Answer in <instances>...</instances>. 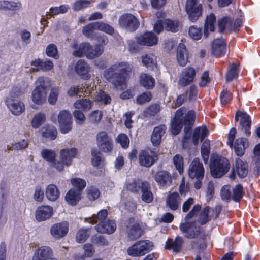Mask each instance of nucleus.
<instances>
[{"label":"nucleus","mask_w":260,"mask_h":260,"mask_svg":"<svg viewBox=\"0 0 260 260\" xmlns=\"http://www.w3.org/2000/svg\"><path fill=\"white\" fill-rule=\"evenodd\" d=\"M179 229L185 238L195 239L191 244L193 248L200 249L205 248V230L203 228L198 226L196 221L181 223L179 225Z\"/></svg>","instance_id":"obj_1"},{"label":"nucleus","mask_w":260,"mask_h":260,"mask_svg":"<svg viewBox=\"0 0 260 260\" xmlns=\"http://www.w3.org/2000/svg\"><path fill=\"white\" fill-rule=\"evenodd\" d=\"M128 68L129 66L126 62L116 63L105 71L104 76L117 90H123L126 86L125 75Z\"/></svg>","instance_id":"obj_2"},{"label":"nucleus","mask_w":260,"mask_h":260,"mask_svg":"<svg viewBox=\"0 0 260 260\" xmlns=\"http://www.w3.org/2000/svg\"><path fill=\"white\" fill-rule=\"evenodd\" d=\"M186 109L184 108H180L175 113V117L171 122V133L176 135L179 134L182 128V125L185 126L184 131L187 133L189 131L194 121V112L189 111L184 115Z\"/></svg>","instance_id":"obj_3"},{"label":"nucleus","mask_w":260,"mask_h":260,"mask_svg":"<svg viewBox=\"0 0 260 260\" xmlns=\"http://www.w3.org/2000/svg\"><path fill=\"white\" fill-rule=\"evenodd\" d=\"M51 81L48 78L39 77L35 82V88L31 93V100L37 105L45 103Z\"/></svg>","instance_id":"obj_4"},{"label":"nucleus","mask_w":260,"mask_h":260,"mask_svg":"<svg viewBox=\"0 0 260 260\" xmlns=\"http://www.w3.org/2000/svg\"><path fill=\"white\" fill-rule=\"evenodd\" d=\"M76 44L72 47L75 50L73 55L76 57L85 56L87 58L92 59L101 56L104 51V48L100 45L91 46L89 43H82L78 47L76 48Z\"/></svg>","instance_id":"obj_5"},{"label":"nucleus","mask_w":260,"mask_h":260,"mask_svg":"<svg viewBox=\"0 0 260 260\" xmlns=\"http://www.w3.org/2000/svg\"><path fill=\"white\" fill-rule=\"evenodd\" d=\"M230 164L229 160L225 157L216 156L212 157L210 163V171L214 178H220L229 170Z\"/></svg>","instance_id":"obj_6"},{"label":"nucleus","mask_w":260,"mask_h":260,"mask_svg":"<svg viewBox=\"0 0 260 260\" xmlns=\"http://www.w3.org/2000/svg\"><path fill=\"white\" fill-rule=\"evenodd\" d=\"M152 247V243L149 240L139 241L130 246L127 249V252L133 257H140L149 252Z\"/></svg>","instance_id":"obj_7"},{"label":"nucleus","mask_w":260,"mask_h":260,"mask_svg":"<svg viewBox=\"0 0 260 260\" xmlns=\"http://www.w3.org/2000/svg\"><path fill=\"white\" fill-rule=\"evenodd\" d=\"M58 122L61 133H68L72 128V117L69 111L63 110L58 115Z\"/></svg>","instance_id":"obj_8"},{"label":"nucleus","mask_w":260,"mask_h":260,"mask_svg":"<svg viewBox=\"0 0 260 260\" xmlns=\"http://www.w3.org/2000/svg\"><path fill=\"white\" fill-rule=\"evenodd\" d=\"M9 188L5 183L0 184V229L6 223L7 218L4 213L6 203L9 194Z\"/></svg>","instance_id":"obj_9"},{"label":"nucleus","mask_w":260,"mask_h":260,"mask_svg":"<svg viewBox=\"0 0 260 260\" xmlns=\"http://www.w3.org/2000/svg\"><path fill=\"white\" fill-rule=\"evenodd\" d=\"M185 10L188 19L192 22L197 21L201 15L202 5L197 0H187Z\"/></svg>","instance_id":"obj_10"},{"label":"nucleus","mask_w":260,"mask_h":260,"mask_svg":"<svg viewBox=\"0 0 260 260\" xmlns=\"http://www.w3.org/2000/svg\"><path fill=\"white\" fill-rule=\"evenodd\" d=\"M188 174L189 177L192 179L203 178L204 168L199 158H194L190 163L188 167Z\"/></svg>","instance_id":"obj_11"},{"label":"nucleus","mask_w":260,"mask_h":260,"mask_svg":"<svg viewBox=\"0 0 260 260\" xmlns=\"http://www.w3.org/2000/svg\"><path fill=\"white\" fill-rule=\"evenodd\" d=\"M157 160L156 153L151 150L142 151L139 154L138 161L141 166L150 167Z\"/></svg>","instance_id":"obj_12"},{"label":"nucleus","mask_w":260,"mask_h":260,"mask_svg":"<svg viewBox=\"0 0 260 260\" xmlns=\"http://www.w3.org/2000/svg\"><path fill=\"white\" fill-rule=\"evenodd\" d=\"M5 104L11 113L15 116H19L25 111V104L20 100L7 98Z\"/></svg>","instance_id":"obj_13"},{"label":"nucleus","mask_w":260,"mask_h":260,"mask_svg":"<svg viewBox=\"0 0 260 260\" xmlns=\"http://www.w3.org/2000/svg\"><path fill=\"white\" fill-rule=\"evenodd\" d=\"M119 25L129 31L135 30L139 26V22L133 15H123L119 19Z\"/></svg>","instance_id":"obj_14"},{"label":"nucleus","mask_w":260,"mask_h":260,"mask_svg":"<svg viewBox=\"0 0 260 260\" xmlns=\"http://www.w3.org/2000/svg\"><path fill=\"white\" fill-rule=\"evenodd\" d=\"M96 141L99 147L103 152H108L112 149V140L106 132L101 131L97 134Z\"/></svg>","instance_id":"obj_15"},{"label":"nucleus","mask_w":260,"mask_h":260,"mask_svg":"<svg viewBox=\"0 0 260 260\" xmlns=\"http://www.w3.org/2000/svg\"><path fill=\"white\" fill-rule=\"evenodd\" d=\"M154 179L160 188L166 189L171 185L172 177L168 171L161 170L155 174Z\"/></svg>","instance_id":"obj_16"},{"label":"nucleus","mask_w":260,"mask_h":260,"mask_svg":"<svg viewBox=\"0 0 260 260\" xmlns=\"http://www.w3.org/2000/svg\"><path fill=\"white\" fill-rule=\"evenodd\" d=\"M196 72L192 67L185 68L182 72L178 85L181 87H185L192 83L195 78Z\"/></svg>","instance_id":"obj_17"},{"label":"nucleus","mask_w":260,"mask_h":260,"mask_svg":"<svg viewBox=\"0 0 260 260\" xmlns=\"http://www.w3.org/2000/svg\"><path fill=\"white\" fill-rule=\"evenodd\" d=\"M53 208L48 205H42L37 208L35 212V218L38 222L50 219L53 215Z\"/></svg>","instance_id":"obj_18"},{"label":"nucleus","mask_w":260,"mask_h":260,"mask_svg":"<svg viewBox=\"0 0 260 260\" xmlns=\"http://www.w3.org/2000/svg\"><path fill=\"white\" fill-rule=\"evenodd\" d=\"M32 260H57L53 257V251L50 247L43 246L36 251Z\"/></svg>","instance_id":"obj_19"},{"label":"nucleus","mask_w":260,"mask_h":260,"mask_svg":"<svg viewBox=\"0 0 260 260\" xmlns=\"http://www.w3.org/2000/svg\"><path fill=\"white\" fill-rule=\"evenodd\" d=\"M69 231V224L67 222H62L54 224L51 226L50 234L55 239L64 237Z\"/></svg>","instance_id":"obj_20"},{"label":"nucleus","mask_w":260,"mask_h":260,"mask_svg":"<svg viewBox=\"0 0 260 260\" xmlns=\"http://www.w3.org/2000/svg\"><path fill=\"white\" fill-rule=\"evenodd\" d=\"M75 71L77 74L83 79L88 80L91 77L90 67L84 60L80 59L77 62L75 67Z\"/></svg>","instance_id":"obj_21"},{"label":"nucleus","mask_w":260,"mask_h":260,"mask_svg":"<svg viewBox=\"0 0 260 260\" xmlns=\"http://www.w3.org/2000/svg\"><path fill=\"white\" fill-rule=\"evenodd\" d=\"M158 38L152 32H146L137 38V43L140 45L151 46L157 44Z\"/></svg>","instance_id":"obj_22"},{"label":"nucleus","mask_w":260,"mask_h":260,"mask_svg":"<svg viewBox=\"0 0 260 260\" xmlns=\"http://www.w3.org/2000/svg\"><path fill=\"white\" fill-rule=\"evenodd\" d=\"M78 150L75 148L61 149L59 152L60 160L69 166L72 164L73 159L76 156Z\"/></svg>","instance_id":"obj_23"},{"label":"nucleus","mask_w":260,"mask_h":260,"mask_svg":"<svg viewBox=\"0 0 260 260\" xmlns=\"http://www.w3.org/2000/svg\"><path fill=\"white\" fill-rule=\"evenodd\" d=\"M181 199L178 192H173L167 196L166 199V206L171 210H176L181 204Z\"/></svg>","instance_id":"obj_24"},{"label":"nucleus","mask_w":260,"mask_h":260,"mask_svg":"<svg viewBox=\"0 0 260 260\" xmlns=\"http://www.w3.org/2000/svg\"><path fill=\"white\" fill-rule=\"evenodd\" d=\"M226 51V43L223 39H217L212 45V53L216 57L224 55Z\"/></svg>","instance_id":"obj_25"},{"label":"nucleus","mask_w":260,"mask_h":260,"mask_svg":"<svg viewBox=\"0 0 260 260\" xmlns=\"http://www.w3.org/2000/svg\"><path fill=\"white\" fill-rule=\"evenodd\" d=\"M95 228L99 233L111 234L115 231L116 225L114 220L107 219L105 222L98 223Z\"/></svg>","instance_id":"obj_26"},{"label":"nucleus","mask_w":260,"mask_h":260,"mask_svg":"<svg viewBox=\"0 0 260 260\" xmlns=\"http://www.w3.org/2000/svg\"><path fill=\"white\" fill-rule=\"evenodd\" d=\"M188 53L185 45L183 43H180L178 46L176 54L178 63L181 66H185L188 62Z\"/></svg>","instance_id":"obj_27"},{"label":"nucleus","mask_w":260,"mask_h":260,"mask_svg":"<svg viewBox=\"0 0 260 260\" xmlns=\"http://www.w3.org/2000/svg\"><path fill=\"white\" fill-rule=\"evenodd\" d=\"M233 170L237 173L240 178H245L248 173V165L246 162L238 158L235 160Z\"/></svg>","instance_id":"obj_28"},{"label":"nucleus","mask_w":260,"mask_h":260,"mask_svg":"<svg viewBox=\"0 0 260 260\" xmlns=\"http://www.w3.org/2000/svg\"><path fill=\"white\" fill-rule=\"evenodd\" d=\"M166 127L164 125L154 127L152 132L151 140L154 146H158L160 144L162 137L166 133Z\"/></svg>","instance_id":"obj_29"},{"label":"nucleus","mask_w":260,"mask_h":260,"mask_svg":"<svg viewBox=\"0 0 260 260\" xmlns=\"http://www.w3.org/2000/svg\"><path fill=\"white\" fill-rule=\"evenodd\" d=\"M248 146V140L244 138H237L234 143V148L236 154L238 156H242L245 150Z\"/></svg>","instance_id":"obj_30"},{"label":"nucleus","mask_w":260,"mask_h":260,"mask_svg":"<svg viewBox=\"0 0 260 260\" xmlns=\"http://www.w3.org/2000/svg\"><path fill=\"white\" fill-rule=\"evenodd\" d=\"M209 131L205 126L196 128L193 131L192 137L193 143L195 145L198 144L199 140H203L208 136Z\"/></svg>","instance_id":"obj_31"},{"label":"nucleus","mask_w":260,"mask_h":260,"mask_svg":"<svg viewBox=\"0 0 260 260\" xmlns=\"http://www.w3.org/2000/svg\"><path fill=\"white\" fill-rule=\"evenodd\" d=\"M142 199L147 203H151L153 200V196L150 190V184L146 181L141 183Z\"/></svg>","instance_id":"obj_32"},{"label":"nucleus","mask_w":260,"mask_h":260,"mask_svg":"<svg viewBox=\"0 0 260 260\" xmlns=\"http://www.w3.org/2000/svg\"><path fill=\"white\" fill-rule=\"evenodd\" d=\"M140 83L147 89H152L155 86V79L150 75L142 73L140 76Z\"/></svg>","instance_id":"obj_33"},{"label":"nucleus","mask_w":260,"mask_h":260,"mask_svg":"<svg viewBox=\"0 0 260 260\" xmlns=\"http://www.w3.org/2000/svg\"><path fill=\"white\" fill-rule=\"evenodd\" d=\"M143 233V231L140 225L137 222L131 225L128 231V238L131 240H135L139 238Z\"/></svg>","instance_id":"obj_34"},{"label":"nucleus","mask_w":260,"mask_h":260,"mask_svg":"<svg viewBox=\"0 0 260 260\" xmlns=\"http://www.w3.org/2000/svg\"><path fill=\"white\" fill-rule=\"evenodd\" d=\"M240 114L241 115L240 124L242 126V129L244 131L246 136H249L251 134L250 131L251 123L250 117L245 112L240 113Z\"/></svg>","instance_id":"obj_35"},{"label":"nucleus","mask_w":260,"mask_h":260,"mask_svg":"<svg viewBox=\"0 0 260 260\" xmlns=\"http://www.w3.org/2000/svg\"><path fill=\"white\" fill-rule=\"evenodd\" d=\"M93 105V102L92 101L87 99H81L74 103V107L75 109L86 112L92 108Z\"/></svg>","instance_id":"obj_36"},{"label":"nucleus","mask_w":260,"mask_h":260,"mask_svg":"<svg viewBox=\"0 0 260 260\" xmlns=\"http://www.w3.org/2000/svg\"><path fill=\"white\" fill-rule=\"evenodd\" d=\"M45 194L48 200L55 201L59 197L60 192L55 185L51 184L46 187Z\"/></svg>","instance_id":"obj_37"},{"label":"nucleus","mask_w":260,"mask_h":260,"mask_svg":"<svg viewBox=\"0 0 260 260\" xmlns=\"http://www.w3.org/2000/svg\"><path fill=\"white\" fill-rule=\"evenodd\" d=\"M80 190H76L75 189H70L67 193L66 200L71 205H75L81 199Z\"/></svg>","instance_id":"obj_38"},{"label":"nucleus","mask_w":260,"mask_h":260,"mask_svg":"<svg viewBox=\"0 0 260 260\" xmlns=\"http://www.w3.org/2000/svg\"><path fill=\"white\" fill-rule=\"evenodd\" d=\"M183 242L182 237L177 236L174 241L169 240L166 243V248L169 249H172L174 251L178 252L181 248Z\"/></svg>","instance_id":"obj_39"},{"label":"nucleus","mask_w":260,"mask_h":260,"mask_svg":"<svg viewBox=\"0 0 260 260\" xmlns=\"http://www.w3.org/2000/svg\"><path fill=\"white\" fill-rule=\"evenodd\" d=\"M216 21V17L213 13L207 15L204 25V36L207 37L208 31H213L215 29V22Z\"/></svg>","instance_id":"obj_40"},{"label":"nucleus","mask_w":260,"mask_h":260,"mask_svg":"<svg viewBox=\"0 0 260 260\" xmlns=\"http://www.w3.org/2000/svg\"><path fill=\"white\" fill-rule=\"evenodd\" d=\"M218 27L220 32L224 31H231L232 20L229 17H223L218 21Z\"/></svg>","instance_id":"obj_41"},{"label":"nucleus","mask_w":260,"mask_h":260,"mask_svg":"<svg viewBox=\"0 0 260 260\" xmlns=\"http://www.w3.org/2000/svg\"><path fill=\"white\" fill-rule=\"evenodd\" d=\"M211 210V209L208 206L201 210L198 219V222L201 225H204L209 222L211 220V215H209Z\"/></svg>","instance_id":"obj_42"},{"label":"nucleus","mask_w":260,"mask_h":260,"mask_svg":"<svg viewBox=\"0 0 260 260\" xmlns=\"http://www.w3.org/2000/svg\"><path fill=\"white\" fill-rule=\"evenodd\" d=\"M57 131L53 126L47 125L42 128V136L46 139L54 140L57 136Z\"/></svg>","instance_id":"obj_43"},{"label":"nucleus","mask_w":260,"mask_h":260,"mask_svg":"<svg viewBox=\"0 0 260 260\" xmlns=\"http://www.w3.org/2000/svg\"><path fill=\"white\" fill-rule=\"evenodd\" d=\"M69 9V7L68 5H61L59 7L51 8L50 9V12H47L46 18L49 19L50 17L54 15L65 13L68 11Z\"/></svg>","instance_id":"obj_44"},{"label":"nucleus","mask_w":260,"mask_h":260,"mask_svg":"<svg viewBox=\"0 0 260 260\" xmlns=\"http://www.w3.org/2000/svg\"><path fill=\"white\" fill-rule=\"evenodd\" d=\"M108 215V212L106 210H101L99 212L97 216H93L91 218L87 219V221L92 224H94L99 222L102 223V222H105L107 220L106 217Z\"/></svg>","instance_id":"obj_45"},{"label":"nucleus","mask_w":260,"mask_h":260,"mask_svg":"<svg viewBox=\"0 0 260 260\" xmlns=\"http://www.w3.org/2000/svg\"><path fill=\"white\" fill-rule=\"evenodd\" d=\"M45 120V114L42 112H39L34 116L31 120V126L34 128H38L44 123Z\"/></svg>","instance_id":"obj_46"},{"label":"nucleus","mask_w":260,"mask_h":260,"mask_svg":"<svg viewBox=\"0 0 260 260\" xmlns=\"http://www.w3.org/2000/svg\"><path fill=\"white\" fill-rule=\"evenodd\" d=\"M238 75V67L235 63H231L229 65L228 70L226 74V80L227 82H230L234 79L237 77Z\"/></svg>","instance_id":"obj_47"},{"label":"nucleus","mask_w":260,"mask_h":260,"mask_svg":"<svg viewBox=\"0 0 260 260\" xmlns=\"http://www.w3.org/2000/svg\"><path fill=\"white\" fill-rule=\"evenodd\" d=\"M112 101L111 96L104 91L100 90L98 93L95 101L100 104L107 105L111 103Z\"/></svg>","instance_id":"obj_48"},{"label":"nucleus","mask_w":260,"mask_h":260,"mask_svg":"<svg viewBox=\"0 0 260 260\" xmlns=\"http://www.w3.org/2000/svg\"><path fill=\"white\" fill-rule=\"evenodd\" d=\"M156 57L152 54H146L142 57L143 64L147 68L153 69L156 64Z\"/></svg>","instance_id":"obj_49"},{"label":"nucleus","mask_w":260,"mask_h":260,"mask_svg":"<svg viewBox=\"0 0 260 260\" xmlns=\"http://www.w3.org/2000/svg\"><path fill=\"white\" fill-rule=\"evenodd\" d=\"M41 154L42 158L48 162H53L56 157L55 151L48 149H43Z\"/></svg>","instance_id":"obj_50"},{"label":"nucleus","mask_w":260,"mask_h":260,"mask_svg":"<svg viewBox=\"0 0 260 260\" xmlns=\"http://www.w3.org/2000/svg\"><path fill=\"white\" fill-rule=\"evenodd\" d=\"M210 152V143L209 141H205L201 147V154L202 158L206 164L208 162Z\"/></svg>","instance_id":"obj_51"},{"label":"nucleus","mask_w":260,"mask_h":260,"mask_svg":"<svg viewBox=\"0 0 260 260\" xmlns=\"http://www.w3.org/2000/svg\"><path fill=\"white\" fill-rule=\"evenodd\" d=\"M173 164L175 168L178 170L179 174L183 172V158L180 154H176L173 158Z\"/></svg>","instance_id":"obj_52"},{"label":"nucleus","mask_w":260,"mask_h":260,"mask_svg":"<svg viewBox=\"0 0 260 260\" xmlns=\"http://www.w3.org/2000/svg\"><path fill=\"white\" fill-rule=\"evenodd\" d=\"M164 23L165 28L167 31L175 32L178 30V22L177 21H172L169 19H166L165 20Z\"/></svg>","instance_id":"obj_53"},{"label":"nucleus","mask_w":260,"mask_h":260,"mask_svg":"<svg viewBox=\"0 0 260 260\" xmlns=\"http://www.w3.org/2000/svg\"><path fill=\"white\" fill-rule=\"evenodd\" d=\"M95 30H97L96 22L91 23L84 26L82 29V32L83 35L86 37L89 38H92Z\"/></svg>","instance_id":"obj_54"},{"label":"nucleus","mask_w":260,"mask_h":260,"mask_svg":"<svg viewBox=\"0 0 260 260\" xmlns=\"http://www.w3.org/2000/svg\"><path fill=\"white\" fill-rule=\"evenodd\" d=\"M243 193V187L241 185L238 184L233 189L231 198L233 200L238 202L242 199Z\"/></svg>","instance_id":"obj_55"},{"label":"nucleus","mask_w":260,"mask_h":260,"mask_svg":"<svg viewBox=\"0 0 260 260\" xmlns=\"http://www.w3.org/2000/svg\"><path fill=\"white\" fill-rule=\"evenodd\" d=\"M96 29L112 35L114 32L113 28L109 24L102 22H96Z\"/></svg>","instance_id":"obj_56"},{"label":"nucleus","mask_w":260,"mask_h":260,"mask_svg":"<svg viewBox=\"0 0 260 260\" xmlns=\"http://www.w3.org/2000/svg\"><path fill=\"white\" fill-rule=\"evenodd\" d=\"M201 211V206L199 204L195 205L184 218L185 222L189 221L193 217H197Z\"/></svg>","instance_id":"obj_57"},{"label":"nucleus","mask_w":260,"mask_h":260,"mask_svg":"<svg viewBox=\"0 0 260 260\" xmlns=\"http://www.w3.org/2000/svg\"><path fill=\"white\" fill-rule=\"evenodd\" d=\"M28 145V140H22L13 144L11 146H8L7 149L8 150H21L26 148Z\"/></svg>","instance_id":"obj_58"},{"label":"nucleus","mask_w":260,"mask_h":260,"mask_svg":"<svg viewBox=\"0 0 260 260\" xmlns=\"http://www.w3.org/2000/svg\"><path fill=\"white\" fill-rule=\"evenodd\" d=\"M103 113L99 110L91 112L89 115V119L92 123L97 124L102 119Z\"/></svg>","instance_id":"obj_59"},{"label":"nucleus","mask_w":260,"mask_h":260,"mask_svg":"<svg viewBox=\"0 0 260 260\" xmlns=\"http://www.w3.org/2000/svg\"><path fill=\"white\" fill-rule=\"evenodd\" d=\"M71 182L74 187L77 188L76 190H80V193H81V191L85 187L86 184L84 180L79 178L72 179Z\"/></svg>","instance_id":"obj_60"},{"label":"nucleus","mask_w":260,"mask_h":260,"mask_svg":"<svg viewBox=\"0 0 260 260\" xmlns=\"http://www.w3.org/2000/svg\"><path fill=\"white\" fill-rule=\"evenodd\" d=\"M89 234L88 233V230L81 229L77 233L76 241L78 243L84 242L89 237Z\"/></svg>","instance_id":"obj_61"},{"label":"nucleus","mask_w":260,"mask_h":260,"mask_svg":"<svg viewBox=\"0 0 260 260\" xmlns=\"http://www.w3.org/2000/svg\"><path fill=\"white\" fill-rule=\"evenodd\" d=\"M87 192V198L91 201L96 200L100 197V193L99 190L94 186L88 188Z\"/></svg>","instance_id":"obj_62"},{"label":"nucleus","mask_w":260,"mask_h":260,"mask_svg":"<svg viewBox=\"0 0 260 260\" xmlns=\"http://www.w3.org/2000/svg\"><path fill=\"white\" fill-rule=\"evenodd\" d=\"M189 35L194 40H200L202 36V29L194 26H191L189 30Z\"/></svg>","instance_id":"obj_63"},{"label":"nucleus","mask_w":260,"mask_h":260,"mask_svg":"<svg viewBox=\"0 0 260 260\" xmlns=\"http://www.w3.org/2000/svg\"><path fill=\"white\" fill-rule=\"evenodd\" d=\"M117 143H120L122 147L126 148L128 147L129 144V140L127 136L125 134H119L116 138Z\"/></svg>","instance_id":"obj_64"}]
</instances>
